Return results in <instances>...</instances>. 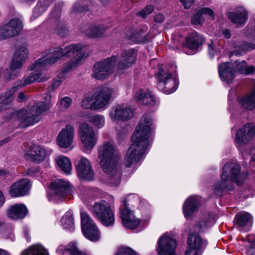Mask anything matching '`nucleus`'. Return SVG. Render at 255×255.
I'll return each instance as SVG.
<instances>
[{"mask_svg": "<svg viewBox=\"0 0 255 255\" xmlns=\"http://www.w3.org/2000/svg\"><path fill=\"white\" fill-rule=\"evenodd\" d=\"M153 120L150 115H144L141 118L138 126L133 134L132 143L125 156L124 164L126 167H131L134 163L137 166L144 157L150 144L149 139L152 129Z\"/></svg>", "mask_w": 255, "mask_h": 255, "instance_id": "nucleus-1", "label": "nucleus"}, {"mask_svg": "<svg viewBox=\"0 0 255 255\" xmlns=\"http://www.w3.org/2000/svg\"><path fill=\"white\" fill-rule=\"evenodd\" d=\"M58 50H59L58 49L55 51L54 49H51V52L48 53L47 56L45 58H39L29 66L28 70L32 72L28 75L24 76L20 80L16 81L14 83V86L5 91L3 99L0 103V111L8 109L10 107L11 103L13 98V94L18 88L25 87L35 82H41L44 81L45 79L41 73V69L44 65L54 63L60 58V55L58 56L51 55V54H53L54 52L58 51Z\"/></svg>", "mask_w": 255, "mask_h": 255, "instance_id": "nucleus-2", "label": "nucleus"}, {"mask_svg": "<svg viewBox=\"0 0 255 255\" xmlns=\"http://www.w3.org/2000/svg\"><path fill=\"white\" fill-rule=\"evenodd\" d=\"M121 156L116 146L106 142L99 148L98 158L100 167L105 174L102 180L113 187L118 186L121 180V171L119 164Z\"/></svg>", "mask_w": 255, "mask_h": 255, "instance_id": "nucleus-3", "label": "nucleus"}, {"mask_svg": "<svg viewBox=\"0 0 255 255\" xmlns=\"http://www.w3.org/2000/svg\"><path fill=\"white\" fill-rule=\"evenodd\" d=\"M52 49L55 50V51L58 49L59 50L54 52V53L51 54V55L54 56L61 55H60V58L55 61L54 64L63 57H72L76 54L69 62L67 63L65 65L63 69L58 74L57 76L61 80L64 79L66 77L67 73L70 70L80 65L83 62V60L89 55V51L88 50L87 46L81 44H75L63 47H57L50 48L45 51L43 55L41 58H45L47 56L48 53L51 52V50ZM52 64H53V63L48 64L43 66V68L41 69L42 75H43L42 71L44 68L46 66ZM43 76L45 79L44 81H45L46 79L44 76Z\"/></svg>", "mask_w": 255, "mask_h": 255, "instance_id": "nucleus-4", "label": "nucleus"}, {"mask_svg": "<svg viewBox=\"0 0 255 255\" xmlns=\"http://www.w3.org/2000/svg\"><path fill=\"white\" fill-rule=\"evenodd\" d=\"M51 98L50 94H46L44 101L34 102L30 107L12 112L8 120L14 119L18 121L21 127H28L38 122L41 114L49 109Z\"/></svg>", "mask_w": 255, "mask_h": 255, "instance_id": "nucleus-5", "label": "nucleus"}, {"mask_svg": "<svg viewBox=\"0 0 255 255\" xmlns=\"http://www.w3.org/2000/svg\"><path fill=\"white\" fill-rule=\"evenodd\" d=\"M247 176L246 174L241 173V168L238 164L233 162L226 163L222 169L221 181L215 185V193L220 195L222 192L232 190L233 183L240 184L244 181Z\"/></svg>", "mask_w": 255, "mask_h": 255, "instance_id": "nucleus-6", "label": "nucleus"}, {"mask_svg": "<svg viewBox=\"0 0 255 255\" xmlns=\"http://www.w3.org/2000/svg\"><path fill=\"white\" fill-rule=\"evenodd\" d=\"M118 94L117 90L108 86L98 87L92 97L84 98L81 103L84 109H100L105 107L112 98Z\"/></svg>", "mask_w": 255, "mask_h": 255, "instance_id": "nucleus-7", "label": "nucleus"}, {"mask_svg": "<svg viewBox=\"0 0 255 255\" xmlns=\"http://www.w3.org/2000/svg\"><path fill=\"white\" fill-rule=\"evenodd\" d=\"M255 70L253 66H248L244 61L238 63L236 61L234 65L226 62L218 66L220 78L227 84L232 82L237 73L249 74L254 73Z\"/></svg>", "mask_w": 255, "mask_h": 255, "instance_id": "nucleus-8", "label": "nucleus"}, {"mask_svg": "<svg viewBox=\"0 0 255 255\" xmlns=\"http://www.w3.org/2000/svg\"><path fill=\"white\" fill-rule=\"evenodd\" d=\"M48 194L49 201L59 203L71 199L72 186L68 182L61 179H57L50 185Z\"/></svg>", "mask_w": 255, "mask_h": 255, "instance_id": "nucleus-9", "label": "nucleus"}, {"mask_svg": "<svg viewBox=\"0 0 255 255\" xmlns=\"http://www.w3.org/2000/svg\"><path fill=\"white\" fill-rule=\"evenodd\" d=\"M93 213L102 225L106 227H111L114 225L115 218L114 210L110 204L102 200L95 203Z\"/></svg>", "mask_w": 255, "mask_h": 255, "instance_id": "nucleus-10", "label": "nucleus"}, {"mask_svg": "<svg viewBox=\"0 0 255 255\" xmlns=\"http://www.w3.org/2000/svg\"><path fill=\"white\" fill-rule=\"evenodd\" d=\"M117 60V56L113 55L111 57L96 62L94 66L92 76L97 80L107 79L113 73Z\"/></svg>", "mask_w": 255, "mask_h": 255, "instance_id": "nucleus-11", "label": "nucleus"}, {"mask_svg": "<svg viewBox=\"0 0 255 255\" xmlns=\"http://www.w3.org/2000/svg\"><path fill=\"white\" fill-rule=\"evenodd\" d=\"M158 79L157 88L165 94H170L178 88L179 82L175 74H171L159 68Z\"/></svg>", "mask_w": 255, "mask_h": 255, "instance_id": "nucleus-12", "label": "nucleus"}, {"mask_svg": "<svg viewBox=\"0 0 255 255\" xmlns=\"http://www.w3.org/2000/svg\"><path fill=\"white\" fill-rule=\"evenodd\" d=\"M81 220L84 236L91 241H98L100 238V232L90 216L85 212H81Z\"/></svg>", "mask_w": 255, "mask_h": 255, "instance_id": "nucleus-13", "label": "nucleus"}, {"mask_svg": "<svg viewBox=\"0 0 255 255\" xmlns=\"http://www.w3.org/2000/svg\"><path fill=\"white\" fill-rule=\"evenodd\" d=\"M79 132L83 147L86 151H91L97 141L93 128L83 123L80 126Z\"/></svg>", "mask_w": 255, "mask_h": 255, "instance_id": "nucleus-14", "label": "nucleus"}, {"mask_svg": "<svg viewBox=\"0 0 255 255\" xmlns=\"http://www.w3.org/2000/svg\"><path fill=\"white\" fill-rule=\"evenodd\" d=\"M157 244L158 255H176L177 242L168 233L163 234L158 239Z\"/></svg>", "mask_w": 255, "mask_h": 255, "instance_id": "nucleus-15", "label": "nucleus"}, {"mask_svg": "<svg viewBox=\"0 0 255 255\" xmlns=\"http://www.w3.org/2000/svg\"><path fill=\"white\" fill-rule=\"evenodd\" d=\"M255 134V126L253 124L249 123L237 131L235 141L239 150L243 153V146L254 138Z\"/></svg>", "mask_w": 255, "mask_h": 255, "instance_id": "nucleus-16", "label": "nucleus"}, {"mask_svg": "<svg viewBox=\"0 0 255 255\" xmlns=\"http://www.w3.org/2000/svg\"><path fill=\"white\" fill-rule=\"evenodd\" d=\"M109 116L114 122L127 121L133 118V112L127 105L118 104L111 108Z\"/></svg>", "mask_w": 255, "mask_h": 255, "instance_id": "nucleus-17", "label": "nucleus"}, {"mask_svg": "<svg viewBox=\"0 0 255 255\" xmlns=\"http://www.w3.org/2000/svg\"><path fill=\"white\" fill-rule=\"evenodd\" d=\"M22 27V23L19 19H11L6 24L0 27V39L17 35Z\"/></svg>", "mask_w": 255, "mask_h": 255, "instance_id": "nucleus-18", "label": "nucleus"}, {"mask_svg": "<svg viewBox=\"0 0 255 255\" xmlns=\"http://www.w3.org/2000/svg\"><path fill=\"white\" fill-rule=\"evenodd\" d=\"M188 248L185 255H199L201 250L204 249L207 242L197 234H189L188 237Z\"/></svg>", "mask_w": 255, "mask_h": 255, "instance_id": "nucleus-19", "label": "nucleus"}, {"mask_svg": "<svg viewBox=\"0 0 255 255\" xmlns=\"http://www.w3.org/2000/svg\"><path fill=\"white\" fill-rule=\"evenodd\" d=\"M77 174L79 178L91 181L94 177V173L90 161L85 157H81L75 161Z\"/></svg>", "mask_w": 255, "mask_h": 255, "instance_id": "nucleus-20", "label": "nucleus"}, {"mask_svg": "<svg viewBox=\"0 0 255 255\" xmlns=\"http://www.w3.org/2000/svg\"><path fill=\"white\" fill-rule=\"evenodd\" d=\"M52 152V149L49 148L34 144L29 147V150L25 154V156L30 160L39 163L49 156Z\"/></svg>", "mask_w": 255, "mask_h": 255, "instance_id": "nucleus-21", "label": "nucleus"}, {"mask_svg": "<svg viewBox=\"0 0 255 255\" xmlns=\"http://www.w3.org/2000/svg\"><path fill=\"white\" fill-rule=\"evenodd\" d=\"M120 218L125 228L133 230L139 225L140 220L135 216L133 210L120 208Z\"/></svg>", "mask_w": 255, "mask_h": 255, "instance_id": "nucleus-22", "label": "nucleus"}, {"mask_svg": "<svg viewBox=\"0 0 255 255\" xmlns=\"http://www.w3.org/2000/svg\"><path fill=\"white\" fill-rule=\"evenodd\" d=\"M74 136V128L71 125H67L59 133L57 137V144L61 148H67L71 146Z\"/></svg>", "mask_w": 255, "mask_h": 255, "instance_id": "nucleus-23", "label": "nucleus"}, {"mask_svg": "<svg viewBox=\"0 0 255 255\" xmlns=\"http://www.w3.org/2000/svg\"><path fill=\"white\" fill-rule=\"evenodd\" d=\"M30 181L23 179L13 183L10 187L9 194L11 197H18L27 195L30 188Z\"/></svg>", "mask_w": 255, "mask_h": 255, "instance_id": "nucleus-24", "label": "nucleus"}, {"mask_svg": "<svg viewBox=\"0 0 255 255\" xmlns=\"http://www.w3.org/2000/svg\"><path fill=\"white\" fill-rule=\"evenodd\" d=\"M137 53L134 49H129L122 53L118 64L119 73L127 69L135 63Z\"/></svg>", "mask_w": 255, "mask_h": 255, "instance_id": "nucleus-25", "label": "nucleus"}, {"mask_svg": "<svg viewBox=\"0 0 255 255\" xmlns=\"http://www.w3.org/2000/svg\"><path fill=\"white\" fill-rule=\"evenodd\" d=\"M201 205V198L200 197L191 196L188 198L183 206V212L185 217L186 219L190 218Z\"/></svg>", "mask_w": 255, "mask_h": 255, "instance_id": "nucleus-26", "label": "nucleus"}, {"mask_svg": "<svg viewBox=\"0 0 255 255\" xmlns=\"http://www.w3.org/2000/svg\"><path fill=\"white\" fill-rule=\"evenodd\" d=\"M60 8H56L50 14V19L53 23L55 32L61 36H64L67 33L68 29L65 22L60 20Z\"/></svg>", "mask_w": 255, "mask_h": 255, "instance_id": "nucleus-27", "label": "nucleus"}, {"mask_svg": "<svg viewBox=\"0 0 255 255\" xmlns=\"http://www.w3.org/2000/svg\"><path fill=\"white\" fill-rule=\"evenodd\" d=\"M135 97L137 102L141 105H148L150 106H156L158 101L149 90L139 89L135 94Z\"/></svg>", "mask_w": 255, "mask_h": 255, "instance_id": "nucleus-28", "label": "nucleus"}, {"mask_svg": "<svg viewBox=\"0 0 255 255\" xmlns=\"http://www.w3.org/2000/svg\"><path fill=\"white\" fill-rule=\"evenodd\" d=\"M28 50L24 45L19 46L15 50L12 57V65H17L18 67H22L24 63L28 56Z\"/></svg>", "mask_w": 255, "mask_h": 255, "instance_id": "nucleus-29", "label": "nucleus"}, {"mask_svg": "<svg viewBox=\"0 0 255 255\" xmlns=\"http://www.w3.org/2000/svg\"><path fill=\"white\" fill-rule=\"evenodd\" d=\"M247 12L242 6L237 7L234 12H229L228 14L229 18L231 21L240 26L244 24L247 20Z\"/></svg>", "mask_w": 255, "mask_h": 255, "instance_id": "nucleus-30", "label": "nucleus"}, {"mask_svg": "<svg viewBox=\"0 0 255 255\" xmlns=\"http://www.w3.org/2000/svg\"><path fill=\"white\" fill-rule=\"evenodd\" d=\"M28 212L26 207L23 204H15L7 210V216L13 220L21 219L25 217Z\"/></svg>", "mask_w": 255, "mask_h": 255, "instance_id": "nucleus-31", "label": "nucleus"}, {"mask_svg": "<svg viewBox=\"0 0 255 255\" xmlns=\"http://www.w3.org/2000/svg\"><path fill=\"white\" fill-rule=\"evenodd\" d=\"M204 41V38L199 35L196 31L191 32L187 36L185 42L183 44V47H187L190 49H197Z\"/></svg>", "mask_w": 255, "mask_h": 255, "instance_id": "nucleus-32", "label": "nucleus"}, {"mask_svg": "<svg viewBox=\"0 0 255 255\" xmlns=\"http://www.w3.org/2000/svg\"><path fill=\"white\" fill-rule=\"evenodd\" d=\"M239 102L244 109L252 111L255 108V81L252 91L243 97L239 98Z\"/></svg>", "mask_w": 255, "mask_h": 255, "instance_id": "nucleus-33", "label": "nucleus"}, {"mask_svg": "<svg viewBox=\"0 0 255 255\" xmlns=\"http://www.w3.org/2000/svg\"><path fill=\"white\" fill-rule=\"evenodd\" d=\"M215 223L214 216L208 214L204 215L195 224L196 228L200 232H204L211 227Z\"/></svg>", "mask_w": 255, "mask_h": 255, "instance_id": "nucleus-34", "label": "nucleus"}, {"mask_svg": "<svg viewBox=\"0 0 255 255\" xmlns=\"http://www.w3.org/2000/svg\"><path fill=\"white\" fill-rule=\"evenodd\" d=\"M56 252L59 254H63L66 252L70 254V255H91L90 253L86 251H80L78 250L75 243H70L68 246H59Z\"/></svg>", "mask_w": 255, "mask_h": 255, "instance_id": "nucleus-35", "label": "nucleus"}, {"mask_svg": "<svg viewBox=\"0 0 255 255\" xmlns=\"http://www.w3.org/2000/svg\"><path fill=\"white\" fill-rule=\"evenodd\" d=\"M140 202V197L135 194H130L124 197L121 200V208H129L130 207H137Z\"/></svg>", "mask_w": 255, "mask_h": 255, "instance_id": "nucleus-36", "label": "nucleus"}, {"mask_svg": "<svg viewBox=\"0 0 255 255\" xmlns=\"http://www.w3.org/2000/svg\"><path fill=\"white\" fill-rule=\"evenodd\" d=\"M54 0H39L36 6L33 11V14L30 18L31 21L34 20L41 15L47 9L49 4Z\"/></svg>", "mask_w": 255, "mask_h": 255, "instance_id": "nucleus-37", "label": "nucleus"}, {"mask_svg": "<svg viewBox=\"0 0 255 255\" xmlns=\"http://www.w3.org/2000/svg\"><path fill=\"white\" fill-rule=\"evenodd\" d=\"M255 45L248 42H236L234 43L235 50L231 53L230 56H240L241 53L251 51L255 48Z\"/></svg>", "mask_w": 255, "mask_h": 255, "instance_id": "nucleus-38", "label": "nucleus"}, {"mask_svg": "<svg viewBox=\"0 0 255 255\" xmlns=\"http://www.w3.org/2000/svg\"><path fill=\"white\" fill-rule=\"evenodd\" d=\"M57 165L65 174H69L72 170V164L70 159L63 155H58L55 158Z\"/></svg>", "mask_w": 255, "mask_h": 255, "instance_id": "nucleus-39", "label": "nucleus"}, {"mask_svg": "<svg viewBox=\"0 0 255 255\" xmlns=\"http://www.w3.org/2000/svg\"><path fill=\"white\" fill-rule=\"evenodd\" d=\"M106 29V27L102 25H92L86 30L82 31L89 37L98 38L104 35Z\"/></svg>", "mask_w": 255, "mask_h": 255, "instance_id": "nucleus-40", "label": "nucleus"}, {"mask_svg": "<svg viewBox=\"0 0 255 255\" xmlns=\"http://www.w3.org/2000/svg\"><path fill=\"white\" fill-rule=\"evenodd\" d=\"M20 255H49V254L42 246L36 244L23 251Z\"/></svg>", "mask_w": 255, "mask_h": 255, "instance_id": "nucleus-41", "label": "nucleus"}, {"mask_svg": "<svg viewBox=\"0 0 255 255\" xmlns=\"http://www.w3.org/2000/svg\"><path fill=\"white\" fill-rule=\"evenodd\" d=\"M92 0H79L73 6V10L75 12H81L91 9L94 4Z\"/></svg>", "mask_w": 255, "mask_h": 255, "instance_id": "nucleus-42", "label": "nucleus"}, {"mask_svg": "<svg viewBox=\"0 0 255 255\" xmlns=\"http://www.w3.org/2000/svg\"><path fill=\"white\" fill-rule=\"evenodd\" d=\"M61 222V226L64 229L70 232L74 230V218L72 212H66L62 217Z\"/></svg>", "mask_w": 255, "mask_h": 255, "instance_id": "nucleus-43", "label": "nucleus"}, {"mask_svg": "<svg viewBox=\"0 0 255 255\" xmlns=\"http://www.w3.org/2000/svg\"><path fill=\"white\" fill-rule=\"evenodd\" d=\"M22 67H18L17 65L13 66L12 62H11L9 69H6L4 72V79L6 81H9L16 78L20 74L19 71Z\"/></svg>", "mask_w": 255, "mask_h": 255, "instance_id": "nucleus-44", "label": "nucleus"}, {"mask_svg": "<svg viewBox=\"0 0 255 255\" xmlns=\"http://www.w3.org/2000/svg\"><path fill=\"white\" fill-rule=\"evenodd\" d=\"M236 220L240 227H244L252 223L253 217L248 212H242L236 215Z\"/></svg>", "mask_w": 255, "mask_h": 255, "instance_id": "nucleus-45", "label": "nucleus"}, {"mask_svg": "<svg viewBox=\"0 0 255 255\" xmlns=\"http://www.w3.org/2000/svg\"><path fill=\"white\" fill-rule=\"evenodd\" d=\"M86 119L87 122L91 123L98 128H101L105 125V118L102 115H88Z\"/></svg>", "mask_w": 255, "mask_h": 255, "instance_id": "nucleus-46", "label": "nucleus"}, {"mask_svg": "<svg viewBox=\"0 0 255 255\" xmlns=\"http://www.w3.org/2000/svg\"><path fill=\"white\" fill-rule=\"evenodd\" d=\"M130 39L132 41L136 43H144L147 40L146 34H145L142 31L139 33L132 34Z\"/></svg>", "mask_w": 255, "mask_h": 255, "instance_id": "nucleus-47", "label": "nucleus"}, {"mask_svg": "<svg viewBox=\"0 0 255 255\" xmlns=\"http://www.w3.org/2000/svg\"><path fill=\"white\" fill-rule=\"evenodd\" d=\"M58 103L60 104L62 110H66L70 107L72 100L69 97H64L59 99Z\"/></svg>", "mask_w": 255, "mask_h": 255, "instance_id": "nucleus-48", "label": "nucleus"}, {"mask_svg": "<svg viewBox=\"0 0 255 255\" xmlns=\"http://www.w3.org/2000/svg\"><path fill=\"white\" fill-rule=\"evenodd\" d=\"M205 20V17L202 15L200 9L198 10L192 17V22L194 24H200Z\"/></svg>", "mask_w": 255, "mask_h": 255, "instance_id": "nucleus-49", "label": "nucleus"}, {"mask_svg": "<svg viewBox=\"0 0 255 255\" xmlns=\"http://www.w3.org/2000/svg\"><path fill=\"white\" fill-rule=\"evenodd\" d=\"M116 255H136V254L131 248L123 247L118 250Z\"/></svg>", "mask_w": 255, "mask_h": 255, "instance_id": "nucleus-50", "label": "nucleus"}, {"mask_svg": "<svg viewBox=\"0 0 255 255\" xmlns=\"http://www.w3.org/2000/svg\"><path fill=\"white\" fill-rule=\"evenodd\" d=\"M202 15L205 17V19L206 18H209L213 19L214 18V12L213 10L209 7H204L200 9Z\"/></svg>", "mask_w": 255, "mask_h": 255, "instance_id": "nucleus-51", "label": "nucleus"}, {"mask_svg": "<svg viewBox=\"0 0 255 255\" xmlns=\"http://www.w3.org/2000/svg\"><path fill=\"white\" fill-rule=\"evenodd\" d=\"M153 11V6L152 5H148L146 7L137 13L138 16L142 18H145L147 15L150 14Z\"/></svg>", "mask_w": 255, "mask_h": 255, "instance_id": "nucleus-52", "label": "nucleus"}, {"mask_svg": "<svg viewBox=\"0 0 255 255\" xmlns=\"http://www.w3.org/2000/svg\"><path fill=\"white\" fill-rule=\"evenodd\" d=\"M39 174V170L37 167H31L26 170V174L31 177H35Z\"/></svg>", "mask_w": 255, "mask_h": 255, "instance_id": "nucleus-53", "label": "nucleus"}, {"mask_svg": "<svg viewBox=\"0 0 255 255\" xmlns=\"http://www.w3.org/2000/svg\"><path fill=\"white\" fill-rule=\"evenodd\" d=\"M208 52L211 58L213 57L217 52V50L215 49L214 44L213 42L208 45Z\"/></svg>", "mask_w": 255, "mask_h": 255, "instance_id": "nucleus-54", "label": "nucleus"}, {"mask_svg": "<svg viewBox=\"0 0 255 255\" xmlns=\"http://www.w3.org/2000/svg\"><path fill=\"white\" fill-rule=\"evenodd\" d=\"M185 8H190L194 2V0H180Z\"/></svg>", "mask_w": 255, "mask_h": 255, "instance_id": "nucleus-55", "label": "nucleus"}, {"mask_svg": "<svg viewBox=\"0 0 255 255\" xmlns=\"http://www.w3.org/2000/svg\"><path fill=\"white\" fill-rule=\"evenodd\" d=\"M28 99V97L24 92H20L18 95V100L19 102H24Z\"/></svg>", "mask_w": 255, "mask_h": 255, "instance_id": "nucleus-56", "label": "nucleus"}, {"mask_svg": "<svg viewBox=\"0 0 255 255\" xmlns=\"http://www.w3.org/2000/svg\"><path fill=\"white\" fill-rule=\"evenodd\" d=\"M164 19V15L161 13H157L155 14L154 17V20L156 22L161 23L163 21Z\"/></svg>", "mask_w": 255, "mask_h": 255, "instance_id": "nucleus-57", "label": "nucleus"}, {"mask_svg": "<svg viewBox=\"0 0 255 255\" xmlns=\"http://www.w3.org/2000/svg\"><path fill=\"white\" fill-rule=\"evenodd\" d=\"M62 80L60 79L55 80L52 84V89L54 90L57 89L61 84Z\"/></svg>", "mask_w": 255, "mask_h": 255, "instance_id": "nucleus-58", "label": "nucleus"}, {"mask_svg": "<svg viewBox=\"0 0 255 255\" xmlns=\"http://www.w3.org/2000/svg\"><path fill=\"white\" fill-rule=\"evenodd\" d=\"M222 33L225 38L228 39L231 37V32L229 30L225 29L222 30Z\"/></svg>", "mask_w": 255, "mask_h": 255, "instance_id": "nucleus-59", "label": "nucleus"}, {"mask_svg": "<svg viewBox=\"0 0 255 255\" xmlns=\"http://www.w3.org/2000/svg\"><path fill=\"white\" fill-rule=\"evenodd\" d=\"M8 172L5 170H0V179H3L8 174Z\"/></svg>", "mask_w": 255, "mask_h": 255, "instance_id": "nucleus-60", "label": "nucleus"}, {"mask_svg": "<svg viewBox=\"0 0 255 255\" xmlns=\"http://www.w3.org/2000/svg\"><path fill=\"white\" fill-rule=\"evenodd\" d=\"M4 202V197L1 191H0V208L2 206Z\"/></svg>", "mask_w": 255, "mask_h": 255, "instance_id": "nucleus-61", "label": "nucleus"}, {"mask_svg": "<svg viewBox=\"0 0 255 255\" xmlns=\"http://www.w3.org/2000/svg\"><path fill=\"white\" fill-rule=\"evenodd\" d=\"M234 90L233 89H231L229 91V94L228 96L229 100H232V98L234 97Z\"/></svg>", "mask_w": 255, "mask_h": 255, "instance_id": "nucleus-62", "label": "nucleus"}, {"mask_svg": "<svg viewBox=\"0 0 255 255\" xmlns=\"http://www.w3.org/2000/svg\"><path fill=\"white\" fill-rule=\"evenodd\" d=\"M0 255H10L6 251L0 249Z\"/></svg>", "mask_w": 255, "mask_h": 255, "instance_id": "nucleus-63", "label": "nucleus"}, {"mask_svg": "<svg viewBox=\"0 0 255 255\" xmlns=\"http://www.w3.org/2000/svg\"><path fill=\"white\" fill-rule=\"evenodd\" d=\"M24 234H25V237L27 238L26 240L27 241H29V237H28V231H27L26 229L24 230Z\"/></svg>", "mask_w": 255, "mask_h": 255, "instance_id": "nucleus-64", "label": "nucleus"}]
</instances>
